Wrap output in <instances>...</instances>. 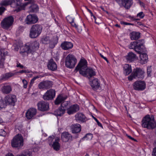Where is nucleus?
Here are the masks:
<instances>
[{
    "label": "nucleus",
    "mask_w": 156,
    "mask_h": 156,
    "mask_svg": "<svg viewBox=\"0 0 156 156\" xmlns=\"http://www.w3.org/2000/svg\"><path fill=\"white\" fill-rule=\"evenodd\" d=\"M142 126L144 128L148 129H153L156 127V122L154 120L153 115H147L143 118L142 121Z\"/></svg>",
    "instance_id": "nucleus-1"
},
{
    "label": "nucleus",
    "mask_w": 156,
    "mask_h": 156,
    "mask_svg": "<svg viewBox=\"0 0 156 156\" xmlns=\"http://www.w3.org/2000/svg\"><path fill=\"white\" fill-rule=\"evenodd\" d=\"M144 41L143 40L132 42L129 45V48L133 49L138 54H140L144 48Z\"/></svg>",
    "instance_id": "nucleus-2"
},
{
    "label": "nucleus",
    "mask_w": 156,
    "mask_h": 156,
    "mask_svg": "<svg viewBox=\"0 0 156 156\" xmlns=\"http://www.w3.org/2000/svg\"><path fill=\"white\" fill-rule=\"evenodd\" d=\"M42 28L41 25L35 24L32 25L30 30L29 37L32 39L37 38L41 33Z\"/></svg>",
    "instance_id": "nucleus-3"
},
{
    "label": "nucleus",
    "mask_w": 156,
    "mask_h": 156,
    "mask_svg": "<svg viewBox=\"0 0 156 156\" xmlns=\"http://www.w3.org/2000/svg\"><path fill=\"white\" fill-rule=\"evenodd\" d=\"M39 48V44L36 41L30 42L26 44L22 47L23 53L27 52V53H32L38 49Z\"/></svg>",
    "instance_id": "nucleus-4"
},
{
    "label": "nucleus",
    "mask_w": 156,
    "mask_h": 156,
    "mask_svg": "<svg viewBox=\"0 0 156 156\" xmlns=\"http://www.w3.org/2000/svg\"><path fill=\"white\" fill-rule=\"evenodd\" d=\"M11 145L12 147L18 149L23 146V140L21 134H18L13 137L11 141Z\"/></svg>",
    "instance_id": "nucleus-5"
},
{
    "label": "nucleus",
    "mask_w": 156,
    "mask_h": 156,
    "mask_svg": "<svg viewBox=\"0 0 156 156\" xmlns=\"http://www.w3.org/2000/svg\"><path fill=\"white\" fill-rule=\"evenodd\" d=\"M87 64V61L85 59H81L76 67L74 72H77L78 71H79L80 74L83 76L86 75V69Z\"/></svg>",
    "instance_id": "nucleus-6"
},
{
    "label": "nucleus",
    "mask_w": 156,
    "mask_h": 156,
    "mask_svg": "<svg viewBox=\"0 0 156 156\" xmlns=\"http://www.w3.org/2000/svg\"><path fill=\"white\" fill-rule=\"evenodd\" d=\"M144 73V71L140 68H136L133 69L131 75L128 77V79L129 81H131L134 78L143 79Z\"/></svg>",
    "instance_id": "nucleus-7"
},
{
    "label": "nucleus",
    "mask_w": 156,
    "mask_h": 156,
    "mask_svg": "<svg viewBox=\"0 0 156 156\" xmlns=\"http://www.w3.org/2000/svg\"><path fill=\"white\" fill-rule=\"evenodd\" d=\"M65 65L68 68H73L77 62V60L75 56L72 54L68 55L66 59Z\"/></svg>",
    "instance_id": "nucleus-8"
},
{
    "label": "nucleus",
    "mask_w": 156,
    "mask_h": 156,
    "mask_svg": "<svg viewBox=\"0 0 156 156\" xmlns=\"http://www.w3.org/2000/svg\"><path fill=\"white\" fill-rule=\"evenodd\" d=\"M14 19L12 16H9L4 18L2 21V27L5 29H8L13 23Z\"/></svg>",
    "instance_id": "nucleus-9"
},
{
    "label": "nucleus",
    "mask_w": 156,
    "mask_h": 156,
    "mask_svg": "<svg viewBox=\"0 0 156 156\" xmlns=\"http://www.w3.org/2000/svg\"><path fill=\"white\" fill-rule=\"evenodd\" d=\"M4 100L7 105L14 106L17 101L16 97L14 94H9L5 97Z\"/></svg>",
    "instance_id": "nucleus-10"
},
{
    "label": "nucleus",
    "mask_w": 156,
    "mask_h": 156,
    "mask_svg": "<svg viewBox=\"0 0 156 156\" xmlns=\"http://www.w3.org/2000/svg\"><path fill=\"white\" fill-rule=\"evenodd\" d=\"M55 91L53 89L48 90L43 96V98L44 100L49 101L52 100L55 97Z\"/></svg>",
    "instance_id": "nucleus-11"
},
{
    "label": "nucleus",
    "mask_w": 156,
    "mask_h": 156,
    "mask_svg": "<svg viewBox=\"0 0 156 156\" xmlns=\"http://www.w3.org/2000/svg\"><path fill=\"white\" fill-rule=\"evenodd\" d=\"M37 16L35 14H29L26 17L24 20L25 23L28 25L35 24L38 20Z\"/></svg>",
    "instance_id": "nucleus-12"
},
{
    "label": "nucleus",
    "mask_w": 156,
    "mask_h": 156,
    "mask_svg": "<svg viewBox=\"0 0 156 156\" xmlns=\"http://www.w3.org/2000/svg\"><path fill=\"white\" fill-rule=\"evenodd\" d=\"M120 7H123L126 9H129L133 4L131 0H115Z\"/></svg>",
    "instance_id": "nucleus-13"
},
{
    "label": "nucleus",
    "mask_w": 156,
    "mask_h": 156,
    "mask_svg": "<svg viewBox=\"0 0 156 156\" xmlns=\"http://www.w3.org/2000/svg\"><path fill=\"white\" fill-rule=\"evenodd\" d=\"M133 86L134 89L138 91L143 90L146 87V84L144 81H136L133 83Z\"/></svg>",
    "instance_id": "nucleus-14"
},
{
    "label": "nucleus",
    "mask_w": 156,
    "mask_h": 156,
    "mask_svg": "<svg viewBox=\"0 0 156 156\" xmlns=\"http://www.w3.org/2000/svg\"><path fill=\"white\" fill-rule=\"evenodd\" d=\"M52 85V82L51 81H43L38 84V87L40 89H48L51 88Z\"/></svg>",
    "instance_id": "nucleus-15"
},
{
    "label": "nucleus",
    "mask_w": 156,
    "mask_h": 156,
    "mask_svg": "<svg viewBox=\"0 0 156 156\" xmlns=\"http://www.w3.org/2000/svg\"><path fill=\"white\" fill-rule=\"evenodd\" d=\"M25 1H28L27 2L23 3L22 2V0H13V3H14L17 6L20 8V10L24 9L25 7L29 3H33L34 0H24Z\"/></svg>",
    "instance_id": "nucleus-16"
},
{
    "label": "nucleus",
    "mask_w": 156,
    "mask_h": 156,
    "mask_svg": "<svg viewBox=\"0 0 156 156\" xmlns=\"http://www.w3.org/2000/svg\"><path fill=\"white\" fill-rule=\"evenodd\" d=\"M8 52L5 48L0 49V67L3 68L5 59V57L7 55Z\"/></svg>",
    "instance_id": "nucleus-17"
},
{
    "label": "nucleus",
    "mask_w": 156,
    "mask_h": 156,
    "mask_svg": "<svg viewBox=\"0 0 156 156\" xmlns=\"http://www.w3.org/2000/svg\"><path fill=\"white\" fill-rule=\"evenodd\" d=\"M37 105L38 110L42 112L48 111L49 109V103L44 101H40Z\"/></svg>",
    "instance_id": "nucleus-18"
},
{
    "label": "nucleus",
    "mask_w": 156,
    "mask_h": 156,
    "mask_svg": "<svg viewBox=\"0 0 156 156\" xmlns=\"http://www.w3.org/2000/svg\"><path fill=\"white\" fill-rule=\"evenodd\" d=\"M12 89L11 85L8 83L3 84L1 89L2 92L5 94H10L12 91Z\"/></svg>",
    "instance_id": "nucleus-19"
},
{
    "label": "nucleus",
    "mask_w": 156,
    "mask_h": 156,
    "mask_svg": "<svg viewBox=\"0 0 156 156\" xmlns=\"http://www.w3.org/2000/svg\"><path fill=\"white\" fill-rule=\"evenodd\" d=\"M90 84L92 89L94 91L98 89L100 86V82L97 78H94L93 80H90Z\"/></svg>",
    "instance_id": "nucleus-20"
},
{
    "label": "nucleus",
    "mask_w": 156,
    "mask_h": 156,
    "mask_svg": "<svg viewBox=\"0 0 156 156\" xmlns=\"http://www.w3.org/2000/svg\"><path fill=\"white\" fill-rule=\"evenodd\" d=\"M79 109V106L78 105L75 104L71 105L67 109V113L69 115L73 114L78 111Z\"/></svg>",
    "instance_id": "nucleus-21"
},
{
    "label": "nucleus",
    "mask_w": 156,
    "mask_h": 156,
    "mask_svg": "<svg viewBox=\"0 0 156 156\" xmlns=\"http://www.w3.org/2000/svg\"><path fill=\"white\" fill-rule=\"evenodd\" d=\"M37 112L36 109L34 108H30L27 112L26 116L27 119H31L36 115Z\"/></svg>",
    "instance_id": "nucleus-22"
},
{
    "label": "nucleus",
    "mask_w": 156,
    "mask_h": 156,
    "mask_svg": "<svg viewBox=\"0 0 156 156\" xmlns=\"http://www.w3.org/2000/svg\"><path fill=\"white\" fill-rule=\"evenodd\" d=\"M61 138L62 141L64 142L72 140V136L68 132H65L62 133Z\"/></svg>",
    "instance_id": "nucleus-23"
},
{
    "label": "nucleus",
    "mask_w": 156,
    "mask_h": 156,
    "mask_svg": "<svg viewBox=\"0 0 156 156\" xmlns=\"http://www.w3.org/2000/svg\"><path fill=\"white\" fill-rule=\"evenodd\" d=\"M75 119L77 121L82 122H85L87 120V118L82 113L78 112L75 115Z\"/></svg>",
    "instance_id": "nucleus-24"
},
{
    "label": "nucleus",
    "mask_w": 156,
    "mask_h": 156,
    "mask_svg": "<svg viewBox=\"0 0 156 156\" xmlns=\"http://www.w3.org/2000/svg\"><path fill=\"white\" fill-rule=\"evenodd\" d=\"M70 128L73 133L76 134L81 131V126L78 123L72 124Z\"/></svg>",
    "instance_id": "nucleus-25"
},
{
    "label": "nucleus",
    "mask_w": 156,
    "mask_h": 156,
    "mask_svg": "<svg viewBox=\"0 0 156 156\" xmlns=\"http://www.w3.org/2000/svg\"><path fill=\"white\" fill-rule=\"evenodd\" d=\"M47 67L49 69L52 71H55L57 69V65L52 59L48 61Z\"/></svg>",
    "instance_id": "nucleus-26"
},
{
    "label": "nucleus",
    "mask_w": 156,
    "mask_h": 156,
    "mask_svg": "<svg viewBox=\"0 0 156 156\" xmlns=\"http://www.w3.org/2000/svg\"><path fill=\"white\" fill-rule=\"evenodd\" d=\"M73 46V44L70 42L64 41L61 44V47L62 49L65 50L72 48Z\"/></svg>",
    "instance_id": "nucleus-27"
},
{
    "label": "nucleus",
    "mask_w": 156,
    "mask_h": 156,
    "mask_svg": "<svg viewBox=\"0 0 156 156\" xmlns=\"http://www.w3.org/2000/svg\"><path fill=\"white\" fill-rule=\"evenodd\" d=\"M65 108H64L62 107H59L54 112L53 114L57 117H60L63 115L65 112Z\"/></svg>",
    "instance_id": "nucleus-28"
},
{
    "label": "nucleus",
    "mask_w": 156,
    "mask_h": 156,
    "mask_svg": "<svg viewBox=\"0 0 156 156\" xmlns=\"http://www.w3.org/2000/svg\"><path fill=\"white\" fill-rule=\"evenodd\" d=\"M140 34L139 32L133 31L129 34V36L131 40H136L140 37Z\"/></svg>",
    "instance_id": "nucleus-29"
},
{
    "label": "nucleus",
    "mask_w": 156,
    "mask_h": 156,
    "mask_svg": "<svg viewBox=\"0 0 156 156\" xmlns=\"http://www.w3.org/2000/svg\"><path fill=\"white\" fill-rule=\"evenodd\" d=\"M123 73L126 76L129 75L132 72L131 66L128 64H125L123 66Z\"/></svg>",
    "instance_id": "nucleus-30"
},
{
    "label": "nucleus",
    "mask_w": 156,
    "mask_h": 156,
    "mask_svg": "<svg viewBox=\"0 0 156 156\" xmlns=\"http://www.w3.org/2000/svg\"><path fill=\"white\" fill-rule=\"evenodd\" d=\"M140 59V63L142 64H145L147 62L148 60L147 55L146 54L142 53L139 54Z\"/></svg>",
    "instance_id": "nucleus-31"
},
{
    "label": "nucleus",
    "mask_w": 156,
    "mask_h": 156,
    "mask_svg": "<svg viewBox=\"0 0 156 156\" xmlns=\"http://www.w3.org/2000/svg\"><path fill=\"white\" fill-rule=\"evenodd\" d=\"M59 139L57 138L56 139H55V141L51 145L53 149L57 151H59L60 148V145L59 143Z\"/></svg>",
    "instance_id": "nucleus-32"
},
{
    "label": "nucleus",
    "mask_w": 156,
    "mask_h": 156,
    "mask_svg": "<svg viewBox=\"0 0 156 156\" xmlns=\"http://www.w3.org/2000/svg\"><path fill=\"white\" fill-rule=\"evenodd\" d=\"M67 98L66 96H63L62 95H59L55 101V104L56 105H59Z\"/></svg>",
    "instance_id": "nucleus-33"
},
{
    "label": "nucleus",
    "mask_w": 156,
    "mask_h": 156,
    "mask_svg": "<svg viewBox=\"0 0 156 156\" xmlns=\"http://www.w3.org/2000/svg\"><path fill=\"white\" fill-rule=\"evenodd\" d=\"M136 55L133 52H130L128 54L126 58L127 61L131 62L136 59Z\"/></svg>",
    "instance_id": "nucleus-34"
},
{
    "label": "nucleus",
    "mask_w": 156,
    "mask_h": 156,
    "mask_svg": "<svg viewBox=\"0 0 156 156\" xmlns=\"http://www.w3.org/2000/svg\"><path fill=\"white\" fill-rule=\"evenodd\" d=\"M14 73L9 72L2 75L0 77V80H6L12 76Z\"/></svg>",
    "instance_id": "nucleus-35"
},
{
    "label": "nucleus",
    "mask_w": 156,
    "mask_h": 156,
    "mask_svg": "<svg viewBox=\"0 0 156 156\" xmlns=\"http://www.w3.org/2000/svg\"><path fill=\"white\" fill-rule=\"evenodd\" d=\"M34 0L33 3L29 4H31L29 7L30 11L31 12H36L38 11L39 8L38 5L36 4H34Z\"/></svg>",
    "instance_id": "nucleus-36"
},
{
    "label": "nucleus",
    "mask_w": 156,
    "mask_h": 156,
    "mask_svg": "<svg viewBox=\"0 0 156 156\" xmlns=\"http://www.w3.org/2000/svg\"><path fill=\"white\" fill-rule=\"evenodd\" d=\"M86 72L87 73V75H88L90 77H91L96 75L95 71L91 68L87 69L86 68Z\"/></svg>",
    "instance_id": "nucleus-37"
},
{
    "label": "nucleus",
    "mask_w": 156,
    "mask_h": 156,
    "mask_svg": "<svg viewBox=\"0 0 156 156\" xmlns=\"http://www.w3.org/2000/svg\"><path fill=\"white\" fill-rule=\"evenodd\" d=\"M13 0H3L0 3V5L2 6H7L13 3Z\"/></svg>",
    "instance_id": "nucleus-38"
},
{
    "label": "nucleus",
    "mask_w": 156,
    "mask_h": 156,
    "mask_svg": "<svg viewBox=\"0 0 156 156\" xmlns=\"http://www.w3.org/2000/svg\"><path fill=\"white\" fill-rule=\"evenodd\" d=\"M58 41L55 39H53L49 42V47L51 48H53L57 44Z\"/></svg>",
    "instance_id": "nucleus-39"
},
{
    "label": "nucleus",
    "mask_w": 156,
    "mask_h": 156,
    "mask_svg": "<svg viewBox=\"0 0 156 156\" xmlns=\"http://www.w3.org/2000/svg\"><path fill=\"white\" fill-rule=\"evenodd\" d=\"M93 138V135L91 133L86 134L83 138V140H90L92 139Z\"/></svg>",
    "instance_id": "nucleus-40"
},
{
    "label": "nucleus",
    "mask_w": 156,
    "mask_h": 156,
    "mask_svg": "<svg viewBox=\"0 0 156 156\" xmlns=\"http://www.w3.org/2000/svg\"><path fill=\"white\" fill-rule=\"evenodd\" d=\"M22 156H32L31 152L28 150L24 151L23 153L20 154Z\"/></svg>",
    "instance_id": "nucleus-41"
},
{
    "label": "nucleus",
    "mask_w": 156,
    "mask_h": 156,
    "mask_svg": "<svg viewBox=\"0 0 156 156\" xmlns=\"http://www.w3.org/2000/svg\"><path fill=\"white\" fill-rule=\"evenodd\" d=\"M7 105L5 101L2 100L0 101V110L2 108H5Z\"/></svg>",
    "instance_id": "nucleus-42"
},
{
    "label": "nucleus",
    "mask_w": 156,
    "mask_h": 156,
    "mask_svg": "<svg viewBox=\"0 0 156 156\" xmlns=\"http://www.w3.org/2000/svg\"><path fill=\"white\" fill-rule=\"evenodd\" d=\"M152 72V69L151 67H148L147 68V76L150 77L151 76V73Z\"/></svg>",
    "instance_id": "nucleus-43"
},
{
    "label": "nucleus",
    "mask_w": 156,
    "mask_h": 156,
    "mask_svg": "<svg viewBox=\"0 0 156 156\" xmlns=\"http://www.w3.org/2000/svg\"><path fill=\"white\" fill-rule=\"evenodd\" d=\"M6 132L3 129H0V136L5 137L6 136Z\"/></svg>",
    "instance_id": "nucleus-44"
},
{
    "label": "nucleus",
    "mask_w": 156,
    "mask_h": 156,
    "mask_svg": "<svg viewBox=\"0 0 156 156\" xmlns=\"http://www.w3.org/2000/svg\"><path fill=\"white\" fill-rule=\"evenodd\" d=\"M42 42L44 44H48L49 42V37H45L43 40Z\"/></svg>",
    "instance_id": "nucleus-45"
},
{
    "label": "nucleus",
    "mask_w": 156,
    "mask_h": 156,
    "mask_svg": "<svg viewBox=\"0 0 156 156\" xmlns=\"http://www.w3.org/2000/svg\"><path fill=\"white\" fill-rule=\"evenodd\" d=\"M145 16L143 12H141L137 14V17H139L141 19H142L144 18Z\"/></svg>",
    "instance_id": "nucleus-46"
},
{
    "label": "nucleus",
    "mask_w": 156,
    "mask_h": 156,
    "mask_svg": "<svg viewBox=\"0 0 156 156\" xmlns=\"http://www.w3.org/2000/svg\"><path fill=\"white\" fill-rule=\"evenodd\" d=\"M48 143L50 146H51L52 144V142L53 140L54 139V137L53 136V137L51 136H50L48 138Z\"/></svg>",
    "instance_id": "nucleus-47"
},
{
    "label": "nucleus",
    "mask_w": 156,
    "mask_h": 156,
    "mask_svg": "<svg viewBox=\"0 0 156 156\" xmlns=\"http://www.w3.org/2000/svg\"><path fill=\"white\" fill-rule=\"evenodd\" d=\"M92 117L95 120V121L97 122L98 125L99 126H100L102 128L103 126H102V124H101V123H100V122L98 121V120L93 116H92Z\"/></svg>",
    "instance_id": "nucleus-48"
},
{
    "label": "nucleus",
    "mask_w": 156,
    "mask_h": 156,
    "mask_svg": "<svg viewBox=\"0 0 156 156\" xmlns=\"http://www.w3.org/2000/svg\"><path fill=\"white\" fill-rule=\"evenodd\" d=\"M69 23L71 24V25L73 27H74L76 29L77 28V26L76 24L74 23V20L73 19H72V21L71 22H69Z\"/></svg>",
    "instance_id": "nucleus-49"
},
{
    "label": "nucleus",
    "mask_w": 156,
    "mask_h": 156,
    "mask_svg": "<svg viewBox=\"0 0 156 156\" xmlns=\"http://www.w3.org/2000/svg\"><path fill=\"white\" fill-rule=\"evenodd\" d=\"M22 82L23 84V87L26 88L27 87V82L26 80L25 79L23 80Z\"/></svg>",
    "instance_id": "nucleus-50"
},
{
    "label": "nucleus",
    "mask_w": 156,
    "mask_h": 156,
    "mask_svg": "<svg viewBox=\"0 0 156 156\" xmlns=\"http://www.w3.org/2000/svg\"><path fill=\"white\" fill-rule=\"evenodd\" d=\"M30 72V71L28 70V69H26V70H20L19 72V73H29Z\"/></svg>",
    "instance_id": "nucleus-51"
},
{
    "label": "nucleus",
    "mask_w": 156,
    "mask_h": 156,
    "mask_svg": "<svg viewBox=\"0 0 156 156\" xmlns=\"http://www.w3.org/2000/svg\"><path fill=\"white\" fill-rule=\"evenodd\" d=\"M5 9L4 7H0V15H1L4 12Z\"/></svg>",
    "instance_id": "nucleus-52"
},
{
    "label": "nucleus",
    "mask_w": 156,
    "mask_h": 156,
    "mask_svg": "<svg viewBox=\"0 0 156 156\" xmlns=\"http://www.w3.org/2000/svg\"><path fill=\"white\" fill-rule=\"evenodd\" d=\"M68 105V103L67 102H63L62 103L61 106H60V107H62L64 108H65V109H66V105Z\"/></svg>",
    "instance_id": "nucleus-53"
},
{
    "label": "nucleus",
    "mask_w": 156,
    "mask_h": 156,
    "mask_svg": "<svg viewBox=\"0 0 156 156\" xmlns=\"http://www.w3.org/2000/svg\"><path fill=\"white\" fill-rule=\"evenodd\" d=\"M39 77V76H37L34 77L33 79H32L30 81V84H33L34 83V81L35 80L37 79Z\"/></svg>",
    "instance_id": "nucleus-54"
},
{
    "label": "nucleus",
    "mask_w": 156,
    "mask_h": 156,
    "mask_svg": "<svg viewBox=\"0 0 156 156\" xmlns=\"http://www.w3.org/2000/svg\"><path fill=\"white\" fill-rule=\"evenodd\" d=\"M152 156H156V147L154 148L152 153Z\"/></svg>",
    "instance_id": "nucleus-55"
},
{
    "label": "nucleus",
    "mask_w": 156,
    "mask_h": 156,
    "mask_svg": "<svg viewBox=\"0 0 156 156\" xmlns=\"http://www.w3.org/2000/svg\"><path fill=\"white\" fill-rule=\"evenodd\" d=\"M100 55L101 57L105 59L108 63H109L106 57L104 56L101 54H100Z\"/></svg>",
    "instance_id": "nucleus-56"
},
{
    "label": "nucleus",
    "mask_w": 156,
    "mask_h": 156,
    "mask_svg": "<svg viewBox=\"0 0 156 156\" xmlns=\"http://www.w3.org/2000/svg\"><path fill=\"white\" fill-rule=\"evenodd\" d=\"M16 66L17 67H20L21 68H23L24 67L23 66L20 64L18 62H17Z\"/></svg>",
    "instance_id": "nucleus-57"
},
{
    "label": "nucleus",
    "mask_w": 156,
    "mask_h": 156,
    "mask_svg": "<svg viewBox=\"0 0 156 156\" xmlns=\"http://www.w3.org/2000/svg\"><path fill=\"white\" fill-rule=\"evenodd\" d=\"M121 23L122 24H123L125 25H133L131 23H127L126 22H124L123 21H121Z\"/></svg>",
    "instance_id": "nucleus-58"
},
{
    "label": "nucleus",
    "mask_w": 156,
    "mask_h": 156,
    "mask_svg": "<svg viewBox=\"0 0 156 156\" xmlns=\"http://www.w3.org/2000/svg\"><path fill=\"white\" fill-rule=\"evenodd\" d=\"M126 136L128 137L129 139L132 140H134V141H136V140L134 138L132 137L131 136L128 135H126Z\"/></svg>",
    "instance_id": "nucleus-59"
},
{
    "label": "nucleus",
    "mask_w": 156,
    "mask_h": 156,
    "mask_svg": "<svg viewBox=\"0 0 156 156\" xmlns=\"http://www.w3.org/2000/svg\"><path fill=\"white\" fill-rule=\"evenodd\" d=\"M6 156H14L13 154L11 153H9L7 154Z\"/></svg>",
    "instance_id": "nucleus-60"
},
{
    "label": "nucleus",
    "mask_w": 156,
    "mask_h": 156,
    "mask_svg": "<svg viewBox=\"0 0 156 156\" xmlns=\"http://www.w3.org/2000/svg\"><path fill=\"white\" fill-rule=\"evenodd\" d=\"M93 17L94 19V20H95V23L96 24H99V23H98L97 22H96V17L94 16H93Z\"/></svg>",
    "instance_id": "nucleus-61"
},
{
    "label": "nucleus",
    "mask_w": 156,
    "mask_h": 156,
    "mask_svg": "<svg viewBox=\"0 0 156 156\" xmlns=\"http://www.w3.org/2000/svg\"><path fill=\"white\" fill-rule=\"evenodd\" d=\"M115 26L117 27H120V26L118 24H116L115 25Z\"/></svg>",
    "instance_id": "nucleus-62"
},
{
    "label": "nucleus",
    "mask_w": 156,
    "mask_h": 156,
    "mask_svg": "<svg viewBox=\"0 0 156 156\" xmlns=\"http://www.w3.org/2000/svg\"><path fill=\"white\" fill-rule=\"evenodd\" d=\"M137 24L139 25H142V23L141 22H138L137 23Z\"/></svg>",
    "instance_id": "nucleus-63"
},
{
    "label": "nucleus",
    "mask_w": 156,
    "mask_h": 156,
    "mask_svg": "<svg viewBox=\"0 0 156 156\" xmlns=\"http://www.w3.org/2000/svg\"><path fill=\"white\" fill-rule=\"evenodd\" d=\"M19 28L20 29H23V26H20L19 27Z\"/></svg>",
    "instance_id": "nucleus-64"
}]
</instances>
